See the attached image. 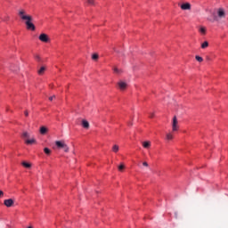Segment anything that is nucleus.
Returning <instances> with one entry per match:
<instances>
[{
	"label": "nucleus",
	"mask_w": 228,
	"mask_h": 228,
	"mask_svg": "<svg viewBox=\"0 0 228 228\" xmlns=\"http://www.w3.org/2000/svg\"><path fill=\"white\" fill-rule=\"evenodd\" d=\"M18 15L21 20H25V24L27 26V29H30L31 31H35V24H33V16L28 15L24 9L19 11Z\"/></svg>",
	"instance_id": "obj_1"
},
{
	"label": "nucleus",
	"mask_w": 228,
	"mask_h": 228,
	"mask_svg": "<svg viewBox=\"0 0 228 228\" xmlns=\"http://www.w3.org/2000/svg\"><path fill=\"white\" fill-rule=\"evenodd\" d=\"M55 145L58 147V149H63L64 152H69V148L63 141H56Z\"/></svg>",
	"instance_id": "obj_2"
},
{
	"label": "nucleus",
	"mask_w": 228,
	"mask_h": 228,
	"mask_svg": "<svg viewBox=\"0 0 228 228\" xmlns=\"http://www.w3.org/2000/svg\"><path fill=\"white\" fill-rule=\"evenodd\" d=\"M178 129H179V121H177V117L175 116L173 118L172 131L173 133H175V131H178Z\"/></svg>",
	"instance_id": "obj_3"
},
{
	"label": "nucleus",
	"mask_w": 228,
	"mask_h": 228,
	"mask_svg": "<svg viewBox=\"0 0 228 228\" xmlns=\"http://www.w3.org/2000/svg\"><path fill=\"white\" fill-rule=\"evenodd\" d=\"M217 17L219 19H225V10L224 8L217 9Z\"/></svg>",
	"instance_id": "obj_4"
},
{
	"label": "nucleus",
	"mask_w": 228,
	"mask_h": 228,
	"mask_svg": "<svg viewBox=\"0 0 228 228\" xmlns=\"http://www.w3.org/2000/svg\"><path fill=\"white\" fill-rule=\"evenodd\" d=\"M39 40L41 42H45V44H47V42H49V36H47V34H40L39 36Z\"/></svg>",
	"instance_id": "obj_5"
},
{
	"label": "nucleus",
	"mask_w": 228,
	"mask_h": 228,
	"mask_svg": "<svg viewBox=\"0 0 228 228\" xmlns=\"http://www.w3.org/2000/svg\"><path fill=\"white\" fill-rule=\"evenodd\" d=\"M4 206H6V208H12V206H13V204H14V201L12 199H8V200H4Z\"/></svg>",
	"instance_id": "obj_6"
},
{
	"label": "nucleus",
	"mask_w": 228,
	"mask_h": 228,
	"mask_svg": "<svg viewBox=\"0 0 228 228\" xmlns=\"http://www.w3.org/2000/svg\"><path fill=\"white\" fill-rule=\"evenodd\" d=\"M182 10H191V4L190 3H184L180 5Z\"/></svg>",
	"instance_id": "obj_7"
},
{
	"label": "nucleus",
	"mask_w": 228,
	"mask_h": 228,
	"mask_svg": "<svg viewBox=\"0 0 228 228\" xmlns=\"http://www.w3.org/2000/svg\"><path fill=\"white\" fill-rule=\"evenodd\" d=\"M118 85L121 90H126V88L127 87V84L126 82L120 81L118 83Z\"/></svg>",
	"instance_id": "obj_8"
},
{
	"label": "nucleus",
	"mask_w": 228,
	"mask_h": 228,
	"mask_svg": "<svg viewBox=\"0 0 228 228\" xmlns=\"http://www.w3.org/2000/svg\"><path fill=\"white\" fill-rule=\"evenodd\" d=\"M82 126L85 128V129H89L90 127V123H88V121L86 119H83L82 120Z\"/></svg>",
	"instance_id": "obj_9"
},
{
	"label": "nucleus",
	"mask_w": 228,
	"mask_h": 228,
	"mask_svg": "<svg viewBox=\"0 0 228 228\" xmlns=\"http://www.w3.org/2000/svg\"><path fill=\"white\" fill-rule=\"evenodd\" d=\"M37 140H35V138L32 139H28L25 141V143H27V145H33V143H36Z\"/></svg>",
	"instance_id": "obj_10"
},
{
	"label": "nucleus",
	"mask_w": 228,
	"mask_h": 228,
	"mask_svg": "<svg viewBox=\"0 0 228 228\" xmlns=\"http://www.w3.org/2000/svg\"><path fill=\"white\" fill-rule=\"evenodd\" d=\"M142 147L144 149H150L151 148V142L150 141L142 142Z\"/></svg>",
	"instance_id": "obj_11"
},
{
	"label": "nucleus",
	"mask_w": 228,
	"mask_h": 228,
	"mask_svg": "<svg viewBox=\"0 0 228 228\" xmlns=\"http://www.w3.org/2000/svg\"><path fill=\"white\" fill-rule=\"evenodd\" d=\"M47 131H48V129L45 126H41L40 129H39V132H40L41 134H47Z\"/></svg>",
	"instance_id": "obj_12"
},
{
	"label": "nucleus",
	"mask_w": 228,
	"mask_h": 228,
	"mask_svg": "<svg viewBox=\"0 0 228 228\" xmlns=\"http://www.w3.org/2000/svg\"><path fill=\"white\" fill-rule=\"evenodd\" d=\"M208 47H209V43L208 41L201 44V49H208Z\"/></svg>",
	"instance_id": "obj_13"
},
{
	"label": "nucleus",
	"mask_w": 228,
	"mask_h": 228,
	"mask_svg": "<svg viewBox=\"0 0 228 228\" xmlns=\"http://www.w3.org/2000/svg\"><path fill=\"white\" fill-rule=\"evenodd\" d=\"M44 72H45V67H41L40 69L37 71V74H39V76H43Z\"/></svg>",
	"instance_id": "obj_14"
},
{
	"label": "nucleus",
	"mask_w": 228,
	"mask_h": 228,
	"mask_svg": "<svg viewBox=\"0 0 228 228\" xmlns=\"http://www.w3.org/2000/svg\"><path fill=\"white\" fill-rule=\"evenodd\" d=\"M124 168H126V166L121 163L118 167V169L119 172H124Z\"/></svg>",
	"instance_id": "obj_15"
},
{
	"label": "nucleus",
	"mask_w": 228,
	"mask_h": 228,
	"mask_svg": "<svg viewBox=\"0 0 228 228\" xmlns=\"http://www.w3.org/2000/svg\"><path fill=\"white\" fill-rule=\"evenodd\" d=\"M92 60H94V61H97V60H99V54L94 53L92 56Z\"/></svg>",
	"instance_id": "obj_16"
},
{
	"label": "nucleus",
	"mask_w": 228,
	"mask_h": 228,
	"mask_svg": "<svg viewBox=\"0 0 228 228\" xmlns=\"http://www.w3.org/2000/svg\"><path fill=\"white\" fill-rule=\"evenodd\" d=\"M167 140H174V135L172 134H167L166 135Z\"/></svg>",
	"instance_id": "obj_17"
},
{
	"label": "nucleus",
	"mask_w": 228,
	"mask_h": 228,
	"mask_svg": "<svg viewBox=\"0 0 228 228\" xmlns=\"http://www.w3.org/2000/svg\"><path fill=\"white\" fill-rule=\"evenodd\" d=\"M112 151H114V152H118V151H119V147H118V145H117V144H115L113 147H112Z\"/></svg>",
	"instance_id": "obj_18"
},
{
	"label": "nucleus",
	"mask_w": 228,
	"mask_h": 228,
	"mask_svg": "<svg viewBox=\"0 0 228 228\" xmlns=\"http://www.w3.org/2000/svg\"><path fill=\"white\" fill-rule=\"evenodd\" d=\"M22 166L25 167V168H31V164L28 162H22Z\"/></svg>",
	"instance_id": "obj_19"
},
{
	"label": "nucleus",
	"mask_w": 228,
	"mask_h": 228,
	"mask_svg": "<svg viewBox=\"0 0 228 228\" xmlns=\"http://www.w3.org/2000/svg\"><path fill=\"white\" fill-rule=\"evenodd\" d=\"M22 137H23V138H29V133H28V132H23Z\"/></svg>",
	"instance_id": "obj_20"
},
{
	"label": "nucleus",
	"mask_w": 228,
	"mask_h": 228,
	"mask_svg": "<svg viewBox=\"0 0 228 228\" xmlns=\"http://www.w3.org/2000/svg\"><path fill=\"white\" fill-rule=\"evenodd\" d=\"M113 71L115 74H120V72H122V70L118 69V68H114Z\"/></svg>",
	"instance_id": "obj_21"
},
{
	"label": "nucleus",
	"mask_w": 228,
	"mask_h": 228,
	"mask_svg": "<svg viewBox=\"0 0 228 228\" xmlns=\"http://www.w3.org/2000/svg\"><path fill=\"white\" fill-rule=\"evenodd\" d=\"M44 152H45L47 155L51 154V150L49 148H45Z\"/></svg>",
	"instance_id": "obj_22"
},
{
	"label": "nucleus",
	"mask_w": 228,
	"mask_h": 228,
	"mask_svg": "<svg viewBox=\"0 0 228 228\" xmlns=\"http://www.w3.org/2000/svg\"><path fill=\"white\" fill-rule=\"evenodd\" d=\"M87 4L94 5L95 4V2L94 0H87Z\"/></svg>",
	"instance_id": "obj_23"
},
{
	"label": "nucleus",
	"mask_w": 228,
	"mask_h": 228,
	"mask_svg": "<svg viewBox=\"0 0 228 228\" xmlns=\"http://www.w3.org/2000/svg\"><path fill=\"white\" fill-rule=\"evenodd\" d=\"M200 33L202 34V35H206V28H200Z\"/></svg>",
	"instance_id": "obj_24"
},
{
	"label": "nucleus",
	"mask_w": 228,
	"mask_h": 228,
	"mask_svg": "<svg viewBox=\"0 0 228 228\" xmlns=\"http://www.w3.org/2000/svg\"><path fill=\"white\" fill-rule=\"evenodd\" d=\"M4 197V192L3 191H0V199H3Z\"/></svg>",
	"instance_id": "obj_25"
},
{
	"label": "nucleus",
	"mask_w": 228,
	"mask_h": 228,
	"mask_svg": "<svg viewBox=\"0 0 228 228\" xmlns=\"http://www.w3.org/2000/svg\"><path fill=\"white\" fill-rule=\"evenodd\" d=\"M54 99H56V95H53V96H50V97H49V101H53V100H54Z\"/></svg>",
	"instance_id": "obj_26"
},
{
	"label": "nucleus",
	"mask_w": 228,
	"mask_h": 228,
	"mask_svg": "<svg viewBox=\"0 0 228 228\" xmlns=\"http://www.w3.org/2000/svg\"><path fill=\"white\" fill-rule=\"evenodd\" d=\"M142 166H143V167H149V163L143 162V163H142Z\"/></svg>",
	"instance_id": "obj_27"
},
{
	"label": "nucleus",
	"mask_w": 228,
	"mask_h": 228,
	"mask_svg": "<svg viewBox=\"0 0 228 228\" xmlns=\"http://www.w3.org/2000/svg\"><path fill=\"white\" fill-rule=\"evenodd\" d=\"M196 60H197V61H200V56L197 55Z\"/></svg>",
	"instance_id": "obj_28"
},
{
	"label": "nucleus",
	"mask_w": 228,
	"mask_h": 228,
	"mask_svg": "<svg viewBox=\"0 0 228 228\" xmlns=\"http://www.w3.org/2000/svg\"><path fill=\"white\" fill-rule=\"evenodd\" d=\"M24 113H25V117H28L29 116V112H28V110H26Z\"/></svg>",
	"instance_id": "obj_29"
},
{
	"label": "nucleus",
	"mask_w": 228,
	"mask_h": 228,
	"mask_svg": "<svg viewBox=\"0 0 228 228\" xmlns=\"http://www.w3.org/2000/svg\"><path fill=\"white\" fill-rule=\"evenodd\" d=\"M150 118H154V113L150 114Z\"/></svg>",
	"instance_id": "obj_30"
},
{
	"label": "nucleus",
	"mask_w": 228,
	"mask_h": 228,
	"mask_svg": "<svg viewBox=\"0 0 228 228\" xmlns=\"http://www.w3.org/2000/svg\"><path fill=\"white\" fill-rule=\"evenodd\" d=\"M35 58H36V60H38V61H40V56H38V55H36V56H35Z\"/></svg>",
	"instance_id": "obj_31"
},
{
	"label": "nucleus",
	"mask_w": 228,
	"mask_h": 228,
	"mask_svg": "<svg viewBox=\"0 0 228 228\" xmlns=\"http://www.w3.org/2000/svg\"><path fill=\"white\" fill-rule=\"evenodd\" d=\"M207 60H208V61H209L211 60V58H209V56H207Z\"/></svg>",
	"instance_id": "obj_32"
},
{
	"label": "nucleus",
	"mask_w": 228,
	"mask_h": 228,
	"mask_svg": "<svg viewBox=\"0 0 228 228\" xmlns=\"http://www.w3.org/2000/svg\"><path fill=\"white\" fill-rule=\"evenodd\" d=\"M200 61H204V59H202V57H200Z\"/></svg>",
	"instance_id": "obj_33"
}]
</instances>
